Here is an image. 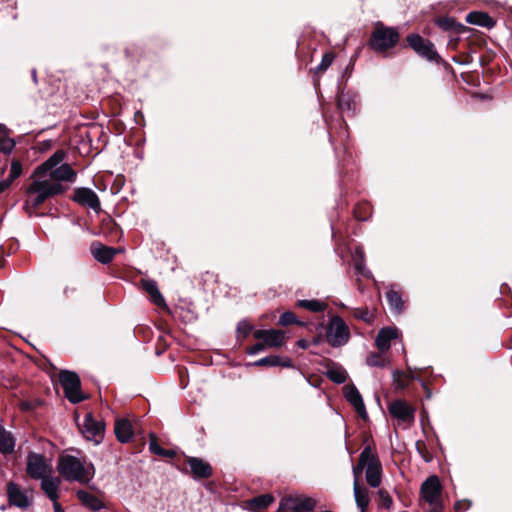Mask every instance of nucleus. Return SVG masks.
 Here are the masks:
<instances>
[{
	"label": "nucleus",
	"instance_id": "obj_1",
	"mask_svg": "<svg viewBox=\"0 0 512 512\" xmlns=\"http://www.w3.org/2000/svg\"><path fill=\"white\" fill-rule=\"evenodd\" d=\"M66 191V187L60 183H52L48 180H35L26 190L27 199L24 203V210L31 215L33 211L37 210L45 201L61 195Z\"/></svg>",
	"mask_w": 512,
	"mask_h": 512
},
{
	"label": "nucleus",
	"instance_id": "obj_2",
	"mask_svg": "<svg viewBox=\"0 0 512 512\" xmlns=\"http://www.w3.org/2000/svg\"><path fill=\"white\" fill-rule=\"evenodd\" d=\"M400 41V33L396 27L376 22L370 34L368 46L376 53L384 54L393 49Z\"/></svg>",
	"mask_w": 512,
	"mask_h": 512
},
{
	"label": "nucleus",
	"instance_id": "obj_3",
	"mask_svg": "<svg viewBox=\"0 0 512 512\" xmlns=\"http://www.w3.org/2000/svg\"><path fill=\"white\" fill-rule=\"evenodd\" d=\"M58 380L69 402L77 404L88 399V396L81 391V380L76 372L60 370Z\"/></svg>",
	"mask_w": 512,
	"mask_h": 512
},
{
	"label": "nucleus",
	"instance_id": "obj_4",
	"mask_svg": "<svg viewBox=\"0 0 512 512\" xmlns=\"http://www.w3.org/2000/svg\"><path fill=\"white\" fill-rule=\"evenodd\" d=\"M403 48H410L419 57L431 62L435 59H440L436 47L429 39L422 37L418 33H410L406 36L403 42Z\"/></svg>",
	"mask_w": 512,
	"mask_h": 512
},
{
	"label": "nucleus",
	"instance_id": "obj_5",
	"mask_svg": "<svg viewBox=\"0 0 512 512\" xmlns=\"http://www.w3.org/2000/svg\"><path fill=\"white\" fill-rule=\"evenodd\" d=\"M58 471L66 480L87 483L89 477L81 461L72 455L61 456L58 461Z\"/></svg>",
	"mask_w": 512,
	"mask_h": 512
},
{
	"label": "nucleus",
	"instance_id": "obj_6",
	"mask_svg": "<svg viewBox=\"0 0 512 512\" xmlns=\"http://www.w3.org/2000/svg\"><path fill=\"white\" fill-rule=\"evenodd\" d=\"M350 330L345 321L338 315L330 318L326 328V341L332 347H341L350 339Z\"/></svg>",
	"mask_w": 512,
	"mask_h": 512
},
{
	"label": "nucleus",
	"instance_id": "obj_7",
	"mask_svg": "<svg viewBox=\"0 0 512 512\" xmlns=\"http://www.w3.org/2000/svg\"><path fill=\"white\" fill-rule=\"evenodd\" d=\"M184 465L185 467L181 469L182 472L189 474L196 481L206 480L213 476L212 465L202 458L185 455Z\"/></svg>",
	"mask_w": 512,
	"mask_h": 512
},
{
	"label": "nucleus",
	"instance_id": "obj_8",
	"mask_svg": "<svg viewBox=\"0 0 512 512\" xmlns=\"http://www.w3.org/2000/svg\"><path fill=\"white\" fill-rule=\"evenodd\" d=\"M78 427L87 439H94L97 444L104 438L105 423L96 420L91 412L85 414L83 424H78Z\"/></svg>",
	"mask_w": 512,
	"mask_h": 512
},
{
	"label": "nucleus",
	"instance_id": "obj_9",
	"mask_svg": "<svg viewBox=\"0 0 512 512\" xmlns=\"http://www.w3.org/2000/svg\"><path fill=\"white\" fill-rule=\"evenodd\" d=\"M421 497L429 504L441 502L442 486L438 476L432 475L428 477L421 485Z\"/></svg>",
	"mask_w": 512,
	"mask_h": 512
},
{
	"label": "nucleus",
	"instance_id": "obj_10",
	"mask_svg": "<svg viewBox=\"0 0 512 512\" xmlns=\"http://www.w3.org/2000/svg\"><path fill=\"white\" fill-rule=\"evenodd\" d=\"M50 470L43 455L30 452L27 456V474L33 479H43L45 474Z\"/></svg>",
	"mask_w": 512,
	"mask_h": 512
},
{
	"label": "nucleus",
	"instance_id": "obj_11",
	"mask_svg": "<svg viewBox=\"0 0 512 512\" xmlns=\"http://www.w3.org/2000/svg\"><path fill=\"white\" fill-rule=\"evenodd\" d=\"M71 199L81 206L89 207L96 213L101 211V203L97 194L90 188L79 187L74 190Z\"/></svg>",
	"mask_w": 512,
	"mask_h": 512
},
{
	"label": "nucleus",
	"instance_id": "obj_12",
	"mask_svg": "<svg viewBox=\"0 0 512 512\" xmlns=\"http://www.w3.org/2000/svg\"><path fill=\"white\" fill-rule=\"evenodd\" d=\"M389 412L392 417L405 423H413L415 419V409L404 399H396L389 404Z\"/></svg>",
	"mask_w": 512,
	"mask_h": 512
},
{
	"label": "nucleus",
	"instance_id": "obj_13",
	"mask_svg": "<svg viewBox=\"0 0 512 512\" xmlns=\"http://www.w3.org/2000/svg\"><path fill=\"white\" fill-rule=\"evenodd\" d=\"M345 399L354 407L358 416L363 419H368V413L363 401V398L354 384H348L343 388Z\"/></svg>",
	"mask_w": 512,
	"mask_h": 512
},
{
	"label": "nucleus",
	"instance_id": "obj_14",
	"mask_svg": "<svg viewBox=\"0 0 512 512\" xmlns=\"http://www.w3.org/2000/svg\"><path fill=\"white\" fill-rule=\"evenodd\" d=\"M253 337L257 340H263L267 347L278 348L284 345L286 337L285 332L275 329H258L253 332Z\"/></svg>",
	"mask_w": 512,
	"mask_h": 512
},
{
	"label": "nucleus",
	"instance_id": "obj_15",
	"mask_svg": "<svg viewBox=\"0 0 512 512\" xmlns=\"http://www.w3.org/2000/svg\"><path fill=\"white\" fill-rule=\"evenodd\" d=\"M7 497L8 502L12 506H16L21 509H26L30 506V501L27 495L21 491L19 485L14 482L7 484Z\"/></svg>",
	"mask_w": 512,
	"mask_h": 512
},
{
	"label": "nucleus",
	"instance_id": "obj_16",
	"mask_svg": "<svg viewBox=\"0 0 512 512\" xmlns=\"http://www.w3.org/2000/svg\"><path fill=\"white\" fill-rule=\"evenodd\" d=\"M367 484L373 488L379 487L382 479V465L377 455L372 454L371 461L365 471Z\"/></svg>",
	"mask_w": 512,
	"mask_h": 512
},
{
	"label": "nucleus",
	"instance_id": "obj_17",
	"mask_svg": "<svg viewBox=\"0 0 512 512\" xmlns=\"http://www.w3.org/2000/svg\"><path fill=\"white\" fill-rule=\"evenodd\" d=\"M142 289L149 295L150 301L157 307L170 312L164 297L158 289L157 283L154 280H142Z\"/></svg>",
	"mask_w": 512,
	"mask_h": 512
},
{
	"label": "nucleus",
	"instance_id": "obj_18",
	"mask_svg": "<svg viewBox=\"0 0 512 512\" xmlns=\"http://www.w3.org/2000/svg\"><path fill=\"white\" fill-rule=\"evenodd\" d=\"M118 251V249L103 245L100 242H94L91 245L92 255L102 264L111 263Z\"/></svg>",
	"mask_w": 512,
	"mask_h": 512
},
{
	"label": "nucleus",
	"instance_id": "obj_19",
	"mask_svg": "<svg viewBox=\"0 0 512 512\" xmlns=\"http://www.w3.org/2000/svg\"><path fill=\"white\" fill-rule=\"evenodd\" d=\"M65 156L66 152L64 150H56L45 162L35 169L34 175L41 177L46 175L47 172L50 173L64 160Z\"/></svg>",
	"mask_w": 512,
	"mask_h": 512
},
{
	"label": "nucleus",
	"instance_id": "obj_20",
	"mask_svg": "<svg viewBox=\"0 0 512 512\" xmlns=\"http://www.w3.org/2000/svg\"><path fill=\"white\" fill-rule=\"evenodd\" d=\"M397 329L387 326L379 330L375 344L381 353L388 351L391 347V341L397 337Z\"/></svg>",
	"mask_w": 512,
	"mask_h": 512
},
{
	"label": "nucleus",
	"instance_id": "obj_21",
	"mask_svg": "<svg viewBox=\"0 0 512 512\" xmlns=\"http://www.w3.org/2000/svg\"><path fill=\"white\" fill-rule=\"evenodd\" d=\"M114 432L117 440L121 443H128L134 435L131 422L125 418L116 420Z\"/></svg>",
	"mask_w": 512,
	"mask_h": 512
},
{
	"label": "nucleus",
	"instance_id": "obj_22",
	"mask_svg": "<svg viewBox=\"0 0 512 512\" xmlns=\"http://www.w3.org/2000/svg\"><path fill=\"white\" fill-rule=\"evenodd\" d=\"M348 138H349V133L347 130V125L344 121H343V125L342 124L340 125L336 137L334 136L333 133H331V132L329 133V140H330V143L332 144L336 154H338L340 150L347 152Z\"/></svg>",
	"mask_w": 512,
	"mask_h": 512
},
{
	"label": "nucleus",
	"instance_id": "obj_23",
	"mask_svg": "<svg viewBox=\"0 0 512 512\" xmlns=\"http://www.w3.org/2000/svg\"><path fill=\"white\" fill-rule=\"evenodd\" d=\"M435 24L443 31L454 32L456 34H464L466 31H469V27L458 23L454 18L448 16L436 18Z\"/></svg>",
	"mask_w": 512,
	"mask_h": 512
},
{
	"label": "nucleus",
	"instance_id": "obj_24",
	"mask_svg": "<svg viewBox=\"0 0 512 512\" xmlns=\"http://www.w3.org/2000/svg\"><path fill=\"white\" fill-rule=\"evenodd\" d=\"M466 33L469 34L466 41L471 53H476L487 46L486 36L480 31L469 28V31H466Z\"/></svg>",
	"mask_w": 512,
	"mask_h": 512
},
{
	"label": "nucleus",
	"instance_id": "obj_25",
	"mask_svg": "<svg viewBox=\"0 0 512 512\" xmlns=\"http://www.w3.org/2000/svg\"><path fill=\"white\" fill-rule=\"evenodd\" d=\"M353 489L355 501L360 512H367L370 503L369 490L361 485L359 481H354Z\"/></svg>",
	"mask_w": 512,
	"mask_h": 512
},
{
	"label": "nucleus",
	"instance_id": "obj_26",
	"mask_svg": "<svg viewBox=\"0 0 512 512\" xmlns=\"http://www.w3.org/2000/svg\"><path fill=\"white\" fill-rule=\"evenodd\" d=\"M466 21L473 25H478L485 28H492L495 26L496 21L487 13L483 11H472L467 14Z\"/></svg>",
	"mask_w": 512,
	"mask_h": 512
},
{
	"label": "nucleus",
	"instance_id": "obj_27",
	"mask_svg": "<svg viewBox=\"0 0 512 512\" xmlns=\"http://www.w3.org/2000/svg\"><path fill=\"white\" fill-rule=\"evenodd\" d=\"M51 179L55 181L73 182L77 177L76 171L67 163L56 167L50 172Z\"/></svg>",
	"mask_w": 512,
	"mask_h": 512
},
{
	"label": "nucleus",
	"instance_id": "obj_28",
	"mask_svg": "<svg viewBox=\"0 0 512 512\" xmlns=\"http://www.w3.org/2000/svg\"><path fill=\"white\" fill-rule=\"evenodd\" d=\"M372 449L369 445L365 446L359 455L357 464L353 467L354 481H359L364 469H367L372 457Z\"/></svg>",
	"mask_w": 512,
	"mask_h": 512
},
{
	"label": "nucleus",
	"instance_id": "obj_29",
	"mask_svg": "<svg viewBox=\"0 0 512 512\" xmlns=\"http://www.w3.org/2000/svg\"><path fill=\"white\" fill-rule=\"evenodd\" d=\"M337 108L342 113L347 112L350 115H354L357 108V103L352 95L341 91L337 95Z\"/></svg>",
	"mask_w": 512,
	"mask_h": 512
},
{
	"label": "nucleus",
	"instance_id": "obj_30",
	"mask_svg": "<svg viewBox=\"0 0 512 512\" xmlns=\"http://www.w3.org/2000/svg\"><path fill=\"white\" fill-rule=\"evenodd\" d=\"M77 498L81 501V503L94 510V511H98L102 508H104V503L102 500H100L98 497H96L95 495H93L92 493H89L85 490H79L77 491Z\"/></svg>",
	"mask_w": 512,
	"mask_h": 512
},
{
	"label": "nucleus",
	"instance_id": "obj_31",
	"mask_svg": "<svg viewBox=\"0 0 512 512\" xmlns=\"http://www.w3.org/2000/svg\"><path fill=\"white\" fill-rule=\"evenodd\" d=\"M61 481L59 478L44 477L41 482V489L47 497L55 502L58 499V488Z\"/></svg>",
	"mask_w": 512,
	"mask_h": 512
},
{
	"label": "nucleus",
	"instance_id": "obj_32",
	"mask_svg": "<svg viewBox=\"0 0 512 512\" xmlns=\"http://www.w3.org/2000/svg\"><path fill=\"white\" fill-rule=\"evenodd\" d=\"M15 438L10 431L0 425V452L4 455L14 452Z\"/></svg>",
	"mask_w": 512,
	"mask_h": 512
},
{
	"label": "nucleus",
	"instance_id": "obj_33",
	"mask_svg": "<svg viewBox=\"0 0 512 512\" xmlns=\"http://www.w3.org/2000/svg\"><path fill=\"white\" fill-rule=\"evenodd\" d=\"M295 307L299 309H305L313 313L324 312L328 308V304L325 301L318 299L311 300H297Z\"/></svg>",
	"mask_w": 512,
	"mask_h": 512
},
{
	"label": "nucleus",
	"instance_id": "obj_34",
	"mask_svg": "<svg viewBox=\"0 0 512 512\" xmlns=\"http://www.w3.org/2000/svg\"><path fill=\"white\" fill-rule=\"evenodd\" d=\"M335 56H336L335 52L327 51L326 53H324L320 64L311 70L314 75V85L315 86L319 85V76L321 74H323L331 66V64L333 63V61L335 59Z\"/></svg>",
	"mask_w": 512,
	"mask_h": 512
},
{
	"label": "nucleus",
	"instance_id": "obj_35",
	"mask_svg": "<svg viewBox=\"0 0 512 512\" xmlns=\"http://www.w3.org/2000/svg\"><path fill=\"white\" fill-rule=\"evenodd\" d=\"M273 501L274 497L271 494H262L250 499L248 501V507L253 512H261L268 508Z\"/></svg>",
	"mask_w": 512,
	"mask_h": 512
},
{
	"label": "nucleus",
	"instance_id": "obj_36",
	"mask_svg": "<svg viewBox=\"0 0 512 512\" xmlns=\"http://www.w3.org/2000/svg\"><path fill=\"white\" fill-rule=\"evenodd\" d=\"M329 363L331 367L326 372L328 379L336 384L344 383L347 379L346 370L342 366L336 365L332 360H329Z\"/></svg>",
	"mask_w": 512,
	"mask_h": 512
},
{
	"label": "nucleus",
	"instance_id": "obj_37",
	"mask_svg": "<svg viewBox=\"0 0 512 512\" xmlns=\"http://www.w3.org/2000/svg\"><path fill=\"white\" fill-rule=\"evenodd\" d=\"M63 299L67 305H77L83 300V293L77 286H66L63 290Z\"/></svg>",
	"mask_w": 512,
	"mask_h": 512
},
{
	"label": "nucleus",
	"instance_id": "obj_38",
	"mask_svg": "<svg viewBox=\"0 0 512 512\" xmlns=\"http://www.w3.org/2000/svg\"><path fill=\"white\" fill-rule=\"evenodd\" d=\"M386 298L393 313L401 314L404 311V301L398 291L390 289L386 293Z\"/></svg>",
	"mask_w": 512,
	"mask_h": 512
},
{
	"label": "nucleus",
	"instance_id": "obj_39",
	"mask_svg": "<svg viewBox=\"0 0 512 512\" xmlns=\"http://www.w3.org/2000/svg\"><path fill=\"white\" fill-rule=\"evenodd\" d=\"M409 373L405 374L400 370L393 371V384L395 386L396 391H403L408 386V381L413 380L411 376H416L410 368H408Z\"/></svg>",
	"mask_w": 512,
	"mask_h": 512
},
{
	"label": "nucleus",
	"instance_id": "obj_40",
	"mask_svg": "<svg viewBox=\"0 0 512 512\" xmlns=\"http://www.w3.org/2000/svg\"><path fill=\"white\" fill-rule=\"evenodd\" d=\"M371 214L372 206L367 201L358 202L353 209V215L359 221H367Z\"/></svg>",
	"mask_w": 512,
	"mask_h": 512
},
{
	"label": "nucleus",
	"instance_id": "obj_41",
	"mask_svg": "<svg viewBox=\"0 0 512 512\" xmlns=\"http://www.w3.org/2000/svg\"><path fill=\"white\" fill-rule=\"evenodd\" d=\"M279 326L287 327L289 325H297L300 327L307 326V323L298 319L296 314L292 311H285L279 317L278 323Z\"/></svg>",
	"mask_w": 512,
	"mask_h": 512
},
{
	"label": "nucleus",
	"instance_id": "obj_42",
	"mask_svg": "<svg viewBox=\"0 0 512 512\" xmlns=\"http://www.w3.org/2000/svg\"><path fill=\"white\" fill-rule=\"evenodd\" d=\"M296 512H312L316 507V500L311 497H295Z\"/></svg>",
	"mask_w": 512,
	"mask_h": 512
},
{
	"label": "nucleus",
	"instance_id": "obj_43",
	"mask_svg": "<svg viewBox=\"0 0 512 512\" xmlns=\"http://www.w3.org/2000/svg\"><path fill=\"white\" fill-rule=\"evenodd\" d=\"M351 314L355 319L361 320L365 323H372L374 315L369 311L367 307L354 308L351 310Z\"/></svg>",
	"mask_w": 512,
	"mask_h": 512
},
{
	"label": "nucleus",
	"instance_id": "obj_44",
	"mask_svg": "<svg viewBox=\"0 0 512 512\" xmlns=\"http://www.w3.org/2000/svg\"><path fill=\"white\" fill-rule=\"evenodd\" d=\"M366 363L371 367H385L388 360L380 353L372 352L366 358Z\"/></svg>",
	"mask_w": 512,
	"mask_h": 512
},
{
	"label": "nucleus",
	"instance_id": "obj_45",
	"mask_svg": "<svg viewBox=\"0 0 512 512\" xmlns=\"http://www.w3.org/2000/svg\"><path fill=\"white\" fill-rule=\"evenodd\" d=\"M377 495H378V497H377L378 506L380 508L389 509L391 507V505L393 504V500H392L390 494L388 493V491L381 488L378 490Z\"/></svg>",
	"mask_w": 512,
	"mask_h": 512
},
{
	"label": "nucleus",
	"instance_id": "obj_46",
	"mask_svg": "<svg viewBox=\"0 0 512 512\" xmlns=\"http://www.w3.org/2000/svg\"><path fill=\"white\" fill-rule=\"evenodd\" d=\"M296 510L295 497H286L281 500L278 512H296Z\"/></svg>",
	"mask_w": 512,
	"mask_h": 512
},
{
	"label": "nucleus",
	"instance_id": "obj_47",
	"mask_svg": "<svg viewBox=\"0 0 512 512\" xmlns=\"http://www.w3.org/2000/svg\"><path fill=\"white\" fill-rule=\"evenodd\" d=\"M280 356L277 355H269L264 358H261L253 363L254 366H265V367H273L278 366L280 363Z\"/></svg>",
	"mask_w": 512,
	"mask_h": 512
},
{
	"label": "nucleus",
	"instance_id": "obj_48",
	"mask_svg": "<svg viewBox=\"0 0 512 512\" xmlns=\"http://www.w3.org/2000/svg\"><path fill=\"white\" fill-rule=\"evenodd\" d=\"M15 145V141L11 139L9 136L0 138V152L4 153L7 156L10 155Z\"/></svg>",
	"mask_w": 512,
	"mask_h": 512
},
{
	"label": "nucleus",
	"instance_id": "obj_49",
	"mask_svg": "<svg viewBox=\"0 0 512 512\" xmlns=\"http://www.w3.org/2000/svg\"><path fill=\"white\" fill-rule=\"evenodd\" d=\"M22 174V163L19 159L13 158L11 161V169L8 178L12 181L17 179Z\"/></svg>",
	"mask_w": 512,
	"mask_h": 512
},
{
	"label": "nucleus",
	"instance_id": "obj_50",
	"mask_svg": "<svg viewBox=\"0 0 512 512\" xmlns=\"http://www.w3.org/2000/svg\"><path fill=\"white\" fill-rule=\"evenodd\" d=\"M415 447L425 462H430L432 460V455L428 451L427 446L423 440L416 441Z\"/></svg>",
	"mask_w": 512,
	"mask_h": 512
},
{
	"label": "nucleus",
	"instance_id": "obj_51",
	"mask_svg": "<svg viewBox=\"0 0 512 512\" xmlns=\"http://www.w3.org/2000/svg\"><path fill=\"white\" fill-rule=\"evenodd\" d=\"M253 330V325H251L246 320L240 321L237 326L238 337L242 336L243 338H247Z\"/></svg>",
	"mask_w": 512,
	"mask_h": 512
},
{
	"label": "nucleus",
	"instance_id": "obj_52",
	"mask_svg": "<svg viewBox=\"0 0 512 512\" xmlns=\"http://www.w3.org/2000/svg\"><path fill=\"white\" fill-rule=\"evenodd\" d=\"M163 447H161L158 443L157 436L154 433L150 434V443H149V450L151 453L160 456L163 452Z\"/></svg>",
	"mask_w": 512,
	"mask_h": 512
},
{
	"label": "nucleus",
	"instance_id": "obj_53",
	"mask_svg": "<svg viewBox=\"0 0 512 512\" xmlns=\"http://www.w3.org/2000/svg\"><path fill=\"white\" fill-rule=\"evenodd\" d=\"M266 348H267L266 344L264 343L263 340H261V342H257L256 344H254L252 346L246 347L245 351L249 355H255V354H258L259 352L265 350Z\"/></svg>",
	"mask_w": 512,
	"mask_h": 512
},
{
	"label": "nucleus",
	"instance_id": "obj_54",
	"mask_svg": "<svg viewBox=\"0 0 512 512\" xmlns=\"http://www.w3.org/2000/svg\"><path fill=\"white\" fill-rule=\"evenodd\" d=\"M453 61L458 64H461V65H468V64L472 63L473 57L471 56V52L470 53H462L458 56H454Z\"/></svg>",
	"mask_w": 512,
	"mask_h": 512
},
{
	"label": "nucleus",
	"instance_id": "obj_55",
	"mask_svg": "<svg viewBox=\"0 0 512 512\" xmlns=\"http://www.w3.org/2000/svg\"><path fill=\"white\" fill-rule=\"evenodd\" d=\"M110 125L112 127V131L116 133L117 135H121L124 133L126 126L123 121L121 120H112L110 122Z\"/></svg>",
	"mask_w": 512,
	"mask_h": 512
},
{
	"label": "nucleus",
	"instance_id": "obj_56",
	"mask_svg": "<svg viewBox=\"0 0 512 512\" xmlns=\"http://www.w3.org/2000/svg\"><path fill=\"white\" fill-rule=\"evenodd\" d=\"M494 57L495 53L492 50L486 51L479 59L480 65L482 67L488 66L493 61Z\"/></svg>",
	"mask_w": 512,
	"mask_h": 512
},
{
	"label": "nucleus",
	"instance_id": "obj_57",
	"mask_svg": "<svg viewBox=\"0 0 512 512\" xmlns=\"http://www.w3.org/2000/svg\"><path fill=\"white\" fill-rule=\"evenodd\" d=\"M168 347V344L166 343L165 339L163 336H160L157 340V344H156V355L157 356H160L164 353V351L167 349Z\"/></svg>",
	"mask_w": 512,
	"mask_h": 512
},
{
	"label": "nucleus",
	"instance_id": "obj_58",
	"mask_svg": "<svg viewBox=\"0 0 512 512\" xmlns=\"http://www.w3.org/2000/svg\"><path fill=\"white\" fill-rule=\"evenodd\" d=\"M470 506H471V501L466 500V499L465 500H459V501L455 502L454 510L456 512H462V511L467 510Z\"/></svg>",
	"mask_w": 512,
	"mask_h": 512
},
{
	"label": "nucleus",
	"instance_id": "obj_59",
	"mask_svg": "<svg viewBox=\"0 0 512 512\" xmlns=\"http://www.w3.org/2000/svg\"><path fill=\"white\" fill-rule=\"evenodd\" d=\"M411 378L416 379L421 382V385L425 391V398L430 399L431 395H432L431 389H430L429 385L425 381L422 380L421 375L411 376Z\"/></svg>",
	"mask_w": 512,
	"mask_h": 512
},
{
	"label": "nucleus",
	"instance_id": "obj_60",
	"mask_svg": "<svg viewBox=\"0 0 512 512\" xmlns=\"http://www.w3.org/2000/svg\"><path fill=\"white\" fill-rule=\"evenodd\" d=\"M37 407V404L31 401H22L20 403V409L24 412H31Z\"/></svg>",
	"mask_w": 512,
	"mask_h": 512
},
{
	"label": "nucleus",
	"instance_id": "obj_61",
	"mask_svg": "<svg viewBox=\"0 0 512 512\" xmlns=\"http://www.w3.org/2000/svg\"><path fill=\"white\" fill-rule=\"evenodd\" d=\"M106 225L108 226L109 232L111 234H117L118 231L120 230L119 225L111 218L108 220Z\"/></svg>",
	"mask_w": 512,
	"mask_h": 512
},
{
	"label": "nucleus",
	"instance_id": "obj_62",
	"mask_svg": "<svg viewBox=\"0 0 512 512\" xmlns=\"http://www.w3.org/2000/svg\"><path fill=\"white\" fill-rule=\"evenodd\" d=\"M280 363L278 364V366H281V367H285V368H293L294 367V363L293 361L289 358V357H280Z\"/></svg>",
	"mask_w": 512,
	"mask_h": 512
},
{
	"label": "nucleus",
	"instance_id": "obj_63",
	"mask_svg": "<svg viewBox=\"0 0 512 512\" xmlns=\"http://www.w3.org/2000/svg\"><path fill=\"white\" fill-rule=\"evenodd\" d=\"M13 183V181L10 178H6L2 181H0V194L5 192Z\"/></svg>",
	"mask_w": 512,
	"mask_h": 512
},
{
	"label": "nucleus",
	"instance_id": "obj_64",
	"mask_svg": "<svg viewBox=\"0 0 512 512\" xmlns=\"http://www.w3.org/2000/svg\"><path fill=\"white\" fill-rule=\"evenodd\" d=\"M433 507L428 512H443L444 505L443 502H436V504H431Z\"/></svg>",
	"mask_w": 512,
	"mask_h": 512
}]
</instances>
